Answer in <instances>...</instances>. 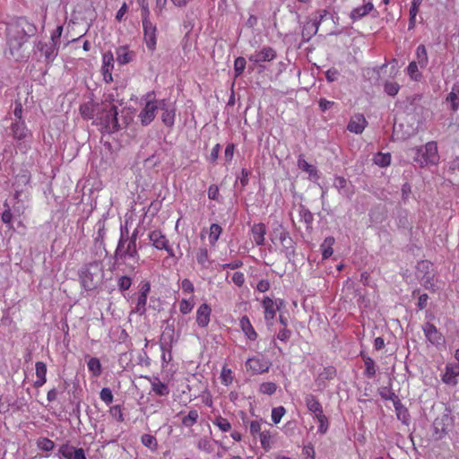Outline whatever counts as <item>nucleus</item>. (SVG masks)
Segmentation results:
<instances>
[{
	"mask_svg": "<svg viewBox=\"0 0 459 459\" xmlns=\"http://www.w3.org/2000/svg\"><path fill=\"white\" fill-rule=\"evenodd\" d=\"M35 31V26L25 19H19L10 23L6 29V41L10 54L18 59L21 56L18 52Z\"/></svg>",
	"mask_w": 459,
	"mask_h": 459,
	"instance_id": "obj_1",
	"label": "nucleus"
},
{
	"mask_svg": "<svg viewBox=\"0 0 459 459\" xmlns=\"http://www.w3.org/2000/svg\"><path fill=\"white\" fill-rule=\"evenodd\" d=\"M113 94H107L98 106L96 123L100 125L108 133H113L119 129L117 120V107L114 104Z\"/></svg>",
	"mask_w": 459,
	"mask_h": 459,
	"instance_id": "obj_2",
	"label": "nucleus"
},
{
	"mask_svg": "<svg viewBox=\"0 0 459 459\" xmlns=\"http://www.w3.org/2000/svg\"><path fill=\"white\" fill-rule=\"evenodd\" d=\"M408 155L413 157L415 162L420 167L437 164L439 160L437 144L436 142H429L422 147H414L408 150Z\"/></svg>",
	"mask_w": 459,
	"mask_h": 459,
	"instance_id": "obj_3",
	"label": "nucleus"
},
{
	"mask_svg": "<svg viewBox=\"0 0 459 459\" xmlns=\"http://www.w3.org/2000/svg\"><path fill=\"white\" fill-rule=\"evenodd\" d=\"M137 234L134 232L130 238H120L116 252L115 257L117 261L126 263L127 260H133L137 263L139 260V254L136 247Z\"/></svg>",
	"mask_w": 459,
	"mask_h": 459,
	"instance_id": "obj_4",
	"label": "nucleus"
},
{
	"mask_svg": "<svg viewBox=\"0 0 459 459\" xmlns=\"http://www.w3.org/2000/svg\"><path fill=\"white\" fill-rule=\"evenodd\" d=\"M249 433L254 440H259L261 447L269 452L273 446V437L276 433H273L270 429H263V420H254L248 422Z\"/></svg>",
	"mask_w": 459,
	"mask_h": 459,
	"instance_id": "obj_5",
	"label": "nucleus"
},
{
	"mask_svg": "<svg viewBox=\"0 0 459 459\" xmlns=\"http://www.w3.org/2000/svg\"><path fill=\"white\" fill-rule=\"evenodd\" d=\"M144 106L140 111L138 117L143 126L150 125L156 117V112L160 108V101L156 100L154 91L147 92L143 97Z\"/></svg>",
	"mask_w": 459,
	"mask_h": 459,
	"instance_id": "obj_6",
	"label": "nucleus"
},
{
	"mask_svg": "<svg viewBox=\"0 0 459 459\" xmlns=\"http://www.w3.org/2000/svg\"><path fill=\"white\" fill-rule=\"evenodd\" d=\"M148 238L152 242V246L159 250H165L168 252L169 256H174L173 249L169 246V239L166 235L160 230H152Z\"/></svg>",
	"mask_w": 459,
	"mask_h": 459,
	"instance_id": "obj_7",
	"label": "nucleus"
},
{
	"mask_svg": "<svg viewBox=\"0 0 459 459\" xmlns=\"http://www.w3.org/2000/svg\"><path fill=\"white\" fill-rule=\"evenodd\" d=\"M422 331L428 342L432 345L438 347L445 342L444 335L434 324L426 322L422 325Z\"/></svg>",
	"mask_w": 459,
	"mask_h": 459,
	"instance_id": "obj_8",
	"label": "nucleus"
},
{
	"mask_svg": "<svg viewBox=\"0 0 459 459\" xmlns=\"http://www.w3.org/2000/svg\"><path fill=\"white\" fill-rule=\"evenodd\" d=\"M143 40L148 50L153 52L157 46V27L152 22L143 23Z\"/></svg>",
	"mask_w": 459,
	"mask_h": 459,
	"instance_id": "obj_9",
	"label": "nucleus"
},
{
	"mask_svg": "<svg viewBox=\"0 0 459 459\" xmlns=\"http://www.w3.org/2000/svg\"><path fill=\"white\" fill-rule=\"evenodd\" d=\"M36 50L45 58V62L49 64L52 63L57 56L58 47L56 46V43L49 41H39L36 45Z\"/></svg>",
	"mask_w": 459,
	"mask_h": 459,
	"instance_id": "obj_10",
	"label": "nucleus"
},
{
	"mask_svg": "<svg viewBox=\"0 0 459 459\" xmlns=\"http://www.w3.org/2000/svg\"><path fill=\"white\" fill-rule=\"evenodd\" d=\"M58 457L60 459H87L82 448H76L69 444L60 446Z\"/></svg>",
	"mask_w": 459,
	"mask_h": 459,
	"instance_id": "obj_11",
	"label": "nucleus"
},
{
	"mask_svg": "<svg viewBox=\"0 0 459 459\" xmlns=\"http://www.w3.org/2000/svg\"><path fill=\"white\" fill-rule=\"evenodd\" d=\"M212 316V307L207 303L201 304L197 309L195 314V322L197 325L201 328H206L211 321Z\"/></svg>",
	"mask_w": 459,
	"mask_h": 459,
	"instance_id": "obj_12",
	"label": "nucleus"
},
{
	"mask_svg": "<svg viewBox=\"0 0 459 459\" xmlns=\"http://www.w3.org/2000/svg\"><path fill=\"white\" fill-rule=\"evenodd\" d=\"M270 367V363L261 358L253 357L247 360L246 368L252 374H262L267 372Z\"/></svg>",
	"mask_w": 459,
	"mask_h": 459,
	"instance_id": "obj_13",
	"label": "nucleus"
},
{
	"mask_svg": "<svg viewBox=\"0 0 459 459\" xmlns=\"http://www.w3.org/2000/svg\"><path fill=\"white\" fill-rule=\"evenodd\" d=\"M114 68V56L111 51H107L102 55V74L106 82L113 81L112 70Z\"/></svg>",
	"mask_w": 459,
	"mask_h": 459,
	"instance_id": "obj_14",
	"label": "nucleus"
},
{
	"mask_svg": "<svg viewBox=\"0 0 459 459\" xmlns=\"http://www.w3.org/2000/svg\"><path fill=\"white\" fill-rule=\"evenodd\" d=\"M277 56V53L272 47H264L259 52L248 56L250 62H271Z\"/></svg>",
	"mask_w": 459,
	"mask_h": 459,
	"instance_id": "obj_15",
	"label": "nucleus"
},
{
	"mask_svg": "<svg viewBox=\"0 0 459 459\" xmlns=\"http://www.w3.org/2000/svg\"><path fill=\"white\" fill-rule=\"evenodd\" d=\"M333 186L338 190V192L346 196L349 199H351L354 189L352 185L342 176L336 177L333 181Z\"/></svg>",
	"mask_w": 459,
	"mask_h": 459,
	"instance_id": "obj_16",
	"label": "nucleus"
},
{
	"mask_svg": "<svg viewBox=\"0 0 459 459\" xmlns=\"http://www.w3.org/2000/svg\"><path fill=\"white\" fill-rule=\"evenodd\" d=\"M459 376V365L447 364L445 368V372L442 375V381L449 385H457V377Z\"/></svg>",
	"mask_w": 459,
	"mask_h": 459,
	"instance_id": "obj_17",
	"label": "nucleus"
},
{
	"mask_svg": "<svg viewBox=\"0 0 459 459\" xmlns=\"http://www.w3.org/2000/svg\"><path fill=\"white\" fill-rule=\"evenodd\" d=\"M367 125L368 122L365 117L361 114H356L351 117L350 122L347 126V129L351 133L359 134L364 131Z\"/></svg>",
	"mask_w": 459,
	"mask_h": 459,
	"instance_id": "obj_18",
	"label": "nucleus"
},
{
	"mask_svg": "<svg viewBox=\"0 0 459 459\" xmlns=\"http://www.w3.org/2000/svg\"><path fill=\"white\" fill-rule=\"evenodd\" d=\"M262 307L264 308V315L265 321L272 325V321L276 316L278 307H275V302L273 299L266 296L262 300Z\"/></svg>",
	"mask_w": 459,
	"mask_h": 459,
	"instance_id": "obj_19",
	"label": "nucleus"
},
{
	"mask_svg": "<svg viewBox=\"0 0 459 459\" xmlns=\"http://www.w3.org/2000/svg\"><path fill=\"white\" fill-rule=\"evenodd\" d=\"M239 326L247 339L249 341H255L257 339L258 334L253 327L248 316H243L239 319Z\"/></svg>",
	"mask_w": 459,
	"mask_h": 459,
	"instance_id": "obj_20",
	"label": "nucleus"
},
{
	"mask_svg": "<svg viewBox=\"0 0 459 459\" xmlns=\"http://www.w3.org/2000/svg\"><path fill=\"white\" fill-rule=\"evenodd\" d=\"M100 104L94 103L92 100L82 104L79 108L82 117L85 120L93 119L96 117Z\"/></svg>",
	"mask_w": 459,
	"mask_h": 459,
	"instance_id": "obj_21",
	"label": "nucleus"
},
{
	"mask_svg": "<svg viewBox=\"0 0 459 459\" xmlns=\"http://www.w3.org/2000/svg\"><path fill=\"white\" fill-rule=\"evenodd\" d=\"M448 420L447 416H443L442 418H437L433 422L434 427V436L436 439H441L447 434L448 424L446 421Z\"/></svg>",
	"mask_w": 459,
	"mask_h": 459,
	"instance_id": "obj_22",
	"label": "nucleus"
},
{
	"mask_svg": "<svg viewBox=\"0 0 459 459\" xmlns=\"http://www.w3.org/2000/svg\"><path fill=\"white\" fill-rule=\"evenodd\" d=\"M305 403L307 410L312 412L315 417L323 413V407L318 399L312 394H307L305 396Z\"/></svg>",
	"mask_w": 459,
	"mask_h": 459,
	"instance_id": "obj_23",
	"label": "nucleus"
},
{
	"mask_svg": "<svg viewBox=\"0 0 459 459\" xmlns=\"http://www.w3.org/2000/svg\"><path fill=\"white\" fill-rule=\"evenodd\" d=\"M11 130L13 138L19 141L25 139L28 136V134H30V132L24 121H16L13 123L11 125Z\"/></svg>",
	"mask_w": 459,
	"mask_h": 459,
	"instance_id": "obj_24",
	"label": "nucleus"
},
{
	"mask_svg": "<svg viewBox=\"0 0 459 459\" xmlns=\"http://www.w3.org/2000/svg\"><path fill=\"white\" fill-rule=\"evenodd\" d=\"M36 369V381L34 382V386L39 388L44 385L47 382V365L42 361H38L35 364Z\"/></svg>",
	"mask_w": 459,
	"mask_h": 459,
	"instance_id": "obj_25",
	"label": "nucleus"
},
{
	"mask_svg": "<svg viewBox=\"0 0 459 459\" xmlns=\"http://www.w3.org/2000/svg\"><path fill=\"white\" fill-rule=\"evenodd\" d=\"M251 232L255 243L257 246H262L264 243V236L266 234V228L264 223L254 224L251 228Z\"/></svg>",
	"mask_w": 459,
	"mask_h": 459,
	"instance_id": "obj_26",
	"label": "nucleus"
},
{
	"mask_svg": "<svg viewBox=\"0 0 459 459\" xmlns=\"http://www.w3.org/2000/svg\"><path fill=\"white\" fill-rule=\"evenodd\" d=\"M374 9L372 3L368 2L361 6L354 8L350 14L352 21H357L368 15Z\"/></svg>",
	"mask_w": 459,
	"mask_h": 459,
	"instance_id": "obj_27",
	"label": "nucleus"
},
{
	"mask_svg": "<svg viewBox=\"0 0 459 459\" xmlns=\"http://www.w3.org/2000/svg\"><path fill=\"white\" fill-rule=\"evenodd\" d=\"M160 108L163 111L161 115L163 124L168 127H171L175 121V112L173 110H169V108H166L165 100H160Z\"/></svg>",
	"mask_w": 459,
	"mask_h": 459,
	"instance_id": "obj_28",
	"label": "nucleus"
},
{
	"mask_svg": "<svg viewBox=\"0 0 459 459\" xmlns=\"http://www.w3.org/2000/svg\"><path fill=\"white\" fill-rule=\"evenodd\" d=\"M197 264L202 269H208L212 264L210 260L208 249L204 247H199L195 254Z\"/></svg>",
	"mask_w": 459,
	"mask_h": 459,
	"instance_id": "obj_29",
	"label": "nucleus"
},
{
	"mask_svg": "<svg viewBox=\"0 0 459 459\" xmlns=\"http://www.w3.org/2000/svg\"><path fill=\"white\" fill-rule=\"evenodd\" d=\"M212 422L222 433L230 432L232 429V425L230 420L221 414L215 415V417L212 420Z\"/></svg>",
	"mask_w": 459,
	"mask_h": 459,
	"instance_id": "obj_30",
	"label": "nucleus"
},
{
	"mask_svg": "<svg viewBox=\"0 0 459 459\" xmlns=\"http://www.w3.org/2000/svg\"><path fill=\"white\" fill-rule=\"evenodd\" d=\"M446 102L451 105V109L455 112L459 108V84L455 83L450 93L446 96Z\"/></svg>",
	"mask_w": 459,
	"mask_h": 459,
	"instance_id": "obj_31",
	"label": "nucleus"
},
{
	"mask_svg": "<svg viewBox=\"0 0 459 459\" xmlns=\"http://www.w3.org/2000/svg\"><path fill=\"white\" fill-rule=\"evenodd\" d=\"M117 61L119 65H126L133 58V52L128 50L126 47H120L117 49Z\"/></svg>",
	"mask_w": 459,
	"mask_h": 459,
	"instance_id": "obj_32",
	"label": "nucleus"
},
{
	"mask_svg": "<svg viewBox=\"0 0 459 459\" xmlns=\"http://www.w3.org/2000/svg\"><path fill=\"white\" fill-rule=\"evenodd\" d=\"M152 391L159 396H167L169 394V386L162 383L159 378H155L151 383Z\"/></svg>",
	"mask_w": 459,
	"mask_h": 459,
	"instance_id": "obj_33",
	"label": "nucleus"
},
{
	"mask_svg": "<svg viewBox=\"0 0 459 459\" xmlns=\"http://www.w3.org/2000/svg\"><path fill=\"white\" fill-rule=\"evenodd\" d=\"M361 356L363 358L365 364L364 375L368 378H372L373 377H375L377 372L375 361L370 357L366 356L363 353H361Z\"/></svg>",
	"mask_w": 459,
	"mask_h": 459,
	"instance_id": "obj_34",
	"label": "nucleus"
},
{
	"mask_svg": "<svg viewBox=\"0 0 459 459\" xmlns=\"http://www.w3.org/2000/svg\"><path fill=\"white\" fill-rule=\"evenodd\" d=\"M222 232V228L217 224V223H212L211 226H210V231H209V243L211 246H215Z\"/></svg>",
	"mask_w": 459,
	"mask_h": 459,
	"instance_id": "obj_35",
	"label": "nucleus"
},
{
	"mask_svg": "<svg viewBox=\"0 0 459 459\" xmlns=\"http://www.w3.org/2000/svg\"><path fill=\"white\" fill-rule=\"evenodd\" d=\"M198 419L199 413L197 410L193 409L188 411L187 415L182 418L181 422L183 426L189 428L194 426L197 422Z\"/></svg>",
	"mask_w": 459,
	"mask_h": 459,
	"instance_id": "obj_36",
	"label": "nucleus"
},
{
	"mask_svg": "<svg viewBox=\"0 0 459 459\" xmlns=\"http://www.w3.org/2000/svg\"><path fill=\"white\" fill-rule=\"evenodd\" d=\"M334 244V238L333 237L326 238L321 245L323 258H329L333 253V245Z\"/></svg>",
	"mask_w": 459,
	"mask_h": 459,
	"instance_id": "obj_37",
	"label": "nucleus"
},
{
	"mask_svg": "<svg viewBox=\"0 0 459 459\" xmlns=\"http://www.w3.org/2000/svg\"><path fill=\"white\" fill-rule=\"evenodd\" d=\"M397 418L402 420L403 423L408 425L410 420V415L408 410L403 407L399 402L394 403Z\"/></svg>",
	"mask_w": 459,
	"mask_h": 459,
	"instance_id": "obj_38",
	"label": "nucleus"
},
{
	"mask_svg": "<svg viewBox=\"0 0 459 459\" xmlns=\"http://www.w3.org/2000/svg\"><path fill=\"white\" fill-rule=\"evenodd\" d=\"M89 371L94 376L99 377L101 374V364L99 359L91 358L87 362Z\"/></svg>",
	"mask_w": 459,
	"mask_h": 459,
	"instance_id": "obj_39",
	"label": "nucleus"
},
{
	"mask_svg": "<svg viewBox=\"0 0 459 459\" xmlns=\"http://www.w3.org/2000/svg\"><path fill=\"white\" fill-rule=\"evenodd\" d=\"M416 56L418 59V64L421 67H425L428 65L429 58H428L427 49L424 45H420L417 47Z\"/></svg>",
	"mask_w": 459,
	"mask_h": 459,
	"instance_id": "obj_40",
	"label": "nucleus"
},
{
	"mask_svg": "<svg viewBox=\"0 0 459 459\" xmlns=\"http://www.w3.org/2000/svg\"><path fill=\"white\" fill-rule=\"evenodd\" d=\"M298 166L300 169H302L303 171L308 173L310 176H313V175H316L317 170L316 169L309 164L304 158L302 155H300L298 159Z\"/></svg>",
	"mask_w": 459,
	"mask_h": 459,
	"instance_id": "obj_41",
	"label": "nucleus"
},
{
	"mask_svg": "<svg viewBox=\"0 0 459 459\" xmlns=\"http://www.w3.org/2000/svg\"><path fill=\"white\" fill-rule=\"evenodd\" d=\"M194 306V297H192L190 299H182L178 304L179 311L183 315L189 314L193 310Z\"/></svg>",
	"mask_w": 459,
	"mask_h": 459,
	"instance_id": "obj_42",
	"label": "nucleus"
},
{
	"mask_svg": "<svg viewBox=\"0 0 459 459\" xmlns=\"http://www.w3.org/2000/svg\"><path fill=\"white\" fill-rule=\"evenodd\" d=\"M374 162L382 168L387 167L391 163V154L378 152L374 157Z\"/></svg>",
	"mask_w": 459,
	"mask_h": 459,
	"instance_id": "obj_43",
	"label": "nucleus"
},
{
	"mask_svg": "<svg viewBox=\"0 0 459 459\" xmlns=\"http://www.w3.org/2000/svg\"><path fill=\"white\" fill-rule=\"evenodd\" d=\"M141 441L144 446L150 448L152 451H155L158 447L157 439L152 435H150V434L143 435L141 437Z\"/></svg>",
	"mask_w": 459,
	"mask_h": 459,
	"instance_id": "obj_44",
	"label": "nucleus"
},
{
	"mask_svg": "<svg viewBox=\"0 0 459 459\" xmlns=\"http://www.w3.org/2000/svg\"><path fill=\"white\" fill-rule=\"evenodd\" d=\"M407 74L410 78L413 81H420L421 78V74L419 71L418 64L415 61H411L407 67Z\"/></svg>",
	"mask_w": 459,
	"mask_h": 459,
	"instance_id": "obj_45",
	"label": "nucleus"
},
{
	"mask_svg": "<svg viewBox=\"0 0 459 459\" xmlns=\"http://www.w3.org/2000/svg\"><path fill=\"white\" fill-rule=\"evenodd\" d=\"M38 447L46 452L52 451L55 447V443L48 437H39L37 441Z\"/></svg>",
	"mask_w": 459,
	"mask_h": 459,
	"instance_id": "obj_46",
	"label": "nucleus"
},
{
	"mask_svg": "<svg viewBox=\"0 0 459 459\" xmlns=\"http://www.w3.org/2000/svg\"><path fill=\"white\" fill-rule=\"evenodd\" d=\"M246 59L243 56H238L234 61V76L237 78L242 74L246 68Z\"/></svg>",
	"mask_w": 459,
	"mask_h": 459,
	"instance_id": "obj_47",
	"label": "nucleus"
},
{
	"mask_svg": "<svg viewBox=\"0 0 459 459\" xmlns=\"http://www.w3.org/2000/svg\"><path fill=\"white\" fill-rule=\"evenodd\" d=\"M277 385L273 382H264L260 385L259 391L264 394L273 395L277 391Z\"/></svg>",
	"mask_w": 459,
	"mask_h": 459,
	"instance_id": "obj_48",
	"label": "nucleus"
},
{
	"mask_svg": "<svg viewBox=\"0 0 459 459\" xmlns=\"http://www.w3.org/2000/svg\"><path fill=\"white\" fill-rule=\"evenodd\" d=\"M147 299V295L139 293L135 306V311L140 315H143L146 312Z\"/></svg>",
	"mask_w": 459,
	"mask_h": 459,
	"instance_id": "obj_49",
	"label": "nucleus"
},
{
	"mask_svg": "<svg viewBox=\"0 0 459 459\" xmlns=\"http://www.w3.org/2000/svg\"><path fill=\"white\" fill-rule=\"evenodd\" d=\"M286 409L283 406H278L272 410V420L274 424L280 423L281 418L285 415Z\"/></svg>",
	"mask_w": 459,
	"mask_h": 459,
	"instance_id": "obj_50",
	"label": "nucleus"
},
{
	"mask_svg": "<svg viewBox=\"0 0 459 459\" xmlns=\"http://www.w3.org/2000/svg\"><path fill=\"white\" fill-rule=\"evenodd\" d=\"M221 381L225 385H230L233 381L232 370L226 366L221 369Z\"/></svg>",
	"mask_w": 459,
	"mask_h": 459,
	"instance_id": "obj_51",
	"label": "nucleus"
},
{
	"mask_svg": "<svg viewBox=\"0 0 459 459\" xmlns=\"http://www.w3.org/2000/svg\"><path fill=\"white\" fill-rule=\"evenodd\" d=\"M199 450L206 453H212L213 450L212 442L207 437H201L196 444Z\"/></svg>",
	"mask_w": 459,
	"mask_h": 459,
	"instance_id": "obj_52",
	"label": "nucleus"
},
{
	"mask_svg": "<svg viewBox=\"0 0 459 459\" xmlns=\"http://www.w3.org/2000/svg\"><path fill=\"white\" fill-rule=\"evenodd\" d=\"M109 413L117 422L121 423L125 420L121 405L117 404L110 407Z\"/></svg>",
	"mask_w": 459,
	"mask_h": 459,
	"instance_id": "obj_53",
	"label": "nucleus"
},
{
	"mask_svg": "<svg viewBox=\"0 0 459 459\" xmlns=\"http://www.w3.org/2000/svg\"><path fill=\"white\" fill-rule=\"evenodd\" d=\"M317 422L319 423L318 426V432L321 434L326 433L328 429V419L327 417L323 413L317 415L315 417Z\"/></svg>",
	"mask_w": 459,
	"mask_h": 459,
	"instance_id": "obj_54",
	"label": "nucleus"
},
{
	"mask_svg": "<svg viewBox=\"0 0 459 459\" xmlns=\"http://www.w3.org/2000/svg\"><path fill=\"white\" fill-rule=\"evenodd\" d=\"M100 398L107 405H109L113 402V394L108 387H103L100 392Z\"/></svg>",
	"mask_w": 459,
	"mask_h": 459,
	"instance_id": "obj_55",
	"label": "nucleus"
},
{
	"mask_svg": "<svg viewBox=\"0 0 459 459\" xmlns=\"http://www.w3.org/2000/svg\"><path fill=\"white\" fill-rule=\"evenodd\" d=\"M207 195L210 200L217 202L221 201L220 189L219 186L215 184L210 185V186L208 187Z\"/></svg>",
	"mask_w": 459,
	"mask_h": 459,
	"instance_id": "obj_56",
	"label": "nucleus"
},
{
	"mask_svg": "<svg viewBox=\"0 0 459 459\" xmlns=\"http://www.w3.org/2000/svg\"><path fill=\"white\" fill-rule=\"evenodd\" d=\"M384 89H385V91L386 94L394 97L398 93V91L400 90V86L397 82H386L385 83Z\"/></svg>",
	"mask_w": 459,
	"mask_h": 459,
	"instance_id": "obj_57",
	"label": "nucleus"
},
{
	"mask_svg": "<svg viewBox=\"0 0 459 459\" xmlns=\"http://www.w3.org/2000/svg\"><path fill=\"white\" fill-rule=\"evenodd\" d=\"M132 285V280L128 276H121L117 281L118 289L122 291L129 290Z\"/></svg>",
	"mask_w": 459,
	"mask_h": 459,
	"instance_id": "obj_58",
	"label": "nucleus"
},
{
	"mask_svg": "<svg viewBox=\"0 0 459 459\" xmlns=\"http://www.w3.org/2000/svg\"><path fill=\"white\" fill-rule=\"evenodd\" d=\"M62 33H63V26L58 25L56 27V29L51 33L49 42L56 43V46H57L59 48V41H60Z\"/></svg>",
	"mask_w": 459,
	"mask_h": 459,
	"instance_id": "obj_59",
	"label": "nucleus"
},
{
	"mask_svg": "<svg viewBox=\"0 0 459 459\" xmlns=\"http://www.w3.org/2000/svg\"><path fill=\"white\" fill-rule=\"evenodd\" d=\"M180 287L185 294H193L195 291L194 284L189 279L182 280Z\"/></svg>",
	"mask_w": 459,
	"mask_h": 459,
	"instance_id": "obj_60",
	"label": "nucleus"
},
{
	"mask_svg": "<svg viewBox=\"0 0 459 459\" xmlns=\"http://www.w3.org/2000/svg\"><path fill=\"white\" fill-rule=\"evenodd\" d=\"M231 281L238 287H242L246 281L245 274L242 272H235L231 276Z\"/></svg>",
	"mask_w": 459,
	"mask_h": 459,
	"instance_id": "obj_61",
	"label": "nucleus"
},
{
	"mask_svg": "<svg viewBox=\"0 0 459 459\" xmlns=\"http://www.w3.org/2000/svg\"><path fill=\"white\" fill-rule=\"evenodd\" d=\"M320 377L323 379L331 380L336 377V369L333 367H326L324 368L323 372L320 374Z\"/></svg>",
	"mask_w": 459,
	"mask_h": 459,
	"instance_id": "obj_62",
	"label": "nucleus"
},
{
	"mask_svg": "<svg viewBox=\"0 0 459 459\" xmlns=\"http://www.w3.org/2000/svg\"><path fill=\"white\" fill-rule=\"evenodd\" d=\"M82 286L87 290H91L96 287V283L93 282L90 273H85L82 277Z\"/></svg>",
	"mask_w": 459,
	"mask_h": 459,
	"instance_id": "obj_63",
	"label": "nucleus"
},
{
	"mask_svg": "<svg viewBox=\"0 0 459 459\" xmlns=\"http://www.w3.org/2000/svg\"><path fill=\"white\" fill-rule=\"evenodd\" d=\"M315 449L313 445L308 444L304 446L302 449L303 459H315Z\"/></svg>",
	"mask_w": 459,
	"mask_h": 459,
	"instance_id": "obj_64",
	"label": "nucleus"
}]
</instances>
